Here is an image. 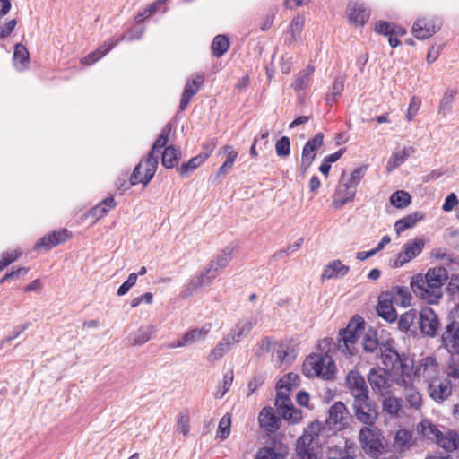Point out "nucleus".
I'll list each match as a JSON object with an SVG mask.
<instances>
[{
	"instance_id": "f257e3e1",
	"label": "nucleus",
	"mask_w": 459,
	"mask_h": 459,
	"mask_svg": "<svg viewBox=\"0 0 459 459\" xmlns=\"http://www.w3.org/2000/svg\"><path fill=\"white\" fill-rule=\"evenodd\" d=\"M448 280V271L444 266L429 268L425 275L418 273L411 281V288L419 299L427 304H437L443 297V286Z\"/></svg>"
},
{
	"instance_id": "f03ea898",
	"label": "nucleus",
	"mask_w": 459,
	"mask_h": 459,
	"mask_svg": "<svg viewBox=\"0 0 459 459\" xmlns=\"http://www.w3.org/2000/svg\"><path fill=\"white\" fill-rule=\"evenodd\" d=\"M324 429L323 423L317 420L310 423L298 438L292 459H320V434Z\"/></svg>"
},
{
	"instance_id": "7ed1b4c3",
	"label": "nucleus",
	"mask_w": 459,
	"mask_h": 459,
	"mask_svg": "<svg viewBox=\"0 0 459 459\" xmlns=\"http://www.w3.org/2000/svg\"><path fill=\"white\" fill-rule=\"evenodd\" d=\"M364 324L361 316H354L346 328L340 330L337 349L342 354L351 357L357 353L355 345L365 329Z\"/></svg>"
},
{
	"instance_id": "20e7f679",
	"label": "nucleus",
	"mask_w": 459,
	"mask_h": 459,
	"mask_svg": "<svg viewBox=\"0 0 459 459\" xmlns=\"http://www.w3.org/2000/svg\"><path fill=\"white\" fill-rule=\"evenodd\" d=\"M302 371L308 377H320L323 379L330 380L334 377L335 364L327 354H313L303 362Z\"/></svg>"
},
{
	"instance_id": "39448f33",
	"label": "nucleus",
	"mask_w": 459,
	"mask_h": 459,
	"mask_svg": "<svg viewBox=\"0 0 459 459\" xmlns=\"http://www.w3.org/2000/svg\"><path fill=\"white\" fill-rule=\"evenodd\" d=\"M381 430L373 426H363L359 432V442L363 451L372 458H378L385 448Z\"/></svg>"
},
{
	"instance_id": "423d86ee",
	"label": "nucleus",
	"mask_w": 459,
	"mask_h": 459,
	"mask_svg": "<svg viewBox=\"0 0 459 459\" xmlns=\"http://www.w3.org/2000/svg\"><path fill=\"white\" fill-rule=\"evenodd\" d=\"M351 409L355 419L364 426H374L379 416L378 405L370 395L353 400Z\"/></svg>"
},
{
	"instance_id": "0eeeda50",
	"label": "nucleus",
	"mask_w": 459,
	"mask_h": 459,
	"mask_svg": "<svg viewBox=\"0 0 459 459\" xmlns=\"http://www.w3.org/2000/svg\"><path fill=\"white\" fill-rule=\"evenodd\" d=\"M393 342H382L380 345V352L382 363L389 371L401 372L402 375L409 374L410 365L409 359L404 354H400L394 349Z\"/></svg>"
},
{
	"instance_id": "6e6552de",
	"label": "nucleus",
	"mask_w": 459,
	"mask_h": 459,
	"mask_svg": "<svg viewBox=\"0 0 459 459\" xmlns=\"http://www.w3.org/2000/svg\"><path fill=\"white\" fill-rule=\"evenodd\" d=\"M218 276V267H214V261H210L206 267L192 277L186 284L180 296L182 299H188L203 286H209Z\"/></svg>"
},
{
	"instance_id": "1a4fd4ad",
	"label": "nucleus",
	"mask_w": 459,
	"mask_h": 459,
	"mask_svg": "<svg viewBox=\"0 0 459 459\" xmlns=\"http://www.w3.org/2000/svg\"><path fill=\"white\" fill-rule=\"evenodd\" d=\"M368 382L374 394L385 396L392 393L394 379L391 373L384 368H372L368 376Z\"/></svg>"
},
{
	"instance_id": "9d476101",
	"label": "nucleus",
	"mask_w": 459,
	"mask_h": 459,
	"mask_svg": "<svg viewBox=\"0 0 459 459\" xmlns=\"http://www.w3.org/2000/svg\"><path fill=\"white\" fill-rule=\"evenodd\" d=\"M171 131V126L169 124L166 125L162 129L158 136V138L155 140L151 151L147 154V157L144 160L146 164V172L147 177L145 180V184L147 182H150L152 178L154 177L158 164H159V155H156L155 152H160V150L164 148L168 142H169V136Z\"/></svg>"
},
{
	"instance_id": "9b49d317",
	"label": "nucleus",
	"mask_w": 459,
	"mask_h": 459,
	"mask_svg": "<svg viewBox=\"0 0 459 459\" xmlns=\"http://www.w3.org/2000/svg\"><path fill=\"white\" fill-rule=\"evenodd\" d=\"M276 389L275 406L278 413L290 423L296 424L299 422L302 418V412L293 406L290 398V391H287L286 388Z\"/></svg>"
},
{
	"instance_id": "f8f14e48",
	"label": "nucleus",
	"mask_w": 459,
	"mask_h": 459,
	"mask_svg": "<svg viewBox=\"0 0 459 459\" xmlns=\"http://www.w3.org/2000/svg\"><path fill=\"white\" fill-rule=\"evenodd\" d=\"M350 413L342 402H336L328 410L325 426L334 432L342 431L349 427Z\"/></svg>"
},
{
	"instance_id": "ddd939ff",
	"label": "nucleus",
	"mask_w": 459,
	"mask_h": 459,
	"mask_svg": "<svg viewBox=\"0 0 459 459\" xmlns=\"http://www.w3.org/2000/svg\"><path fill=\"white\" fill-rule=\"evenodd\" d=\"M420 333L424 337L435 338L438 335L441 323L437 313L429 307H424L418 313V322Z\"/></svg>"
},
{
	"instance_id": "4468645a",
	"label": "nucleus",
	"mask_w": 459,
	"mask_h": 459,
	"mask_svg": "<svg viewBox=\"0 0 459 459\" xmlns=\"http://www.w3.org/2000/svg\"><path fill=\"white\" fill-rule=\"evenodd\" d=\"M441 346L451 355H459V321L450 319L440 335Z\"/></svg>"
},
{
	"instance_id": "2eb2a0df",
	"label": "nucleus",
	"mask_w": 459,
	"mask_h": 459,
	"mask_svg": "<svg viewBox=\"0 0 459 459\" xmlns=\"http://www.w3.org/2000/svg\"><path fill=\"white\" fill-rule=\"evenodd\" d=\"M345 383L353 400L370 395L367 382L358 370H351L346 376Z\"/></svg>"
},
{
	"instance_id": "dca6fc26",
	"label": "nucleus",
	"mask_w": 459,
	"mask_h": 459,
	"mask_svg": "<svg viewBox=\"0 0 459 459\" xmlns=\"http://www.w3.org/2000/svg\"><path fill=\"white\" fill-rule=\"evenodd\" d=\"M357 188L352 186L346 181V173L343 171L340 177L338 186L336 187L332 205L335 209H341L347 203L352 201L355 197Z\"/></svg>"
},
{
	"instance_id": "f3484780",
	"label": "nucleus",
	"mask_w": 459,
	"mask_h": 459,
	"mask_svg": "<svg viewBox=\"0 0 459 459\" xmlns=\"http://www.w3.org/2000/svg\"><path fill=\"white\" fill-rule=\"evenodd\" d=\"M424 246L425 241L421 238H416L406 242L403 246L402 251L397 255L394 266H403L404 264L418 256L421 253Z\"/></svg>"
},
{
	"instance_id": "a211bd4d",
	"label": "nucleus",
	"mask_w": 459,
	"mask_h": 459,
	"mask_svg": "<svg viewBox=\"0 0 459 459\" xmlns=\"http://www.w3.org/2000/svg\"><path fill=\"white\" fill-rule=\"evenodd\" d=\"M71 235L72 234L66 229L53 230L40 238L35 243L33 248L36 251L41 248L50 250L51 248L66 242Z\"/></svg>"
},
{
	"instance_id": "6ab92c4d",
	"label": "nucleus",
	"mask_w": 459,
	"mask_h": 459,
	"mask_svg": "<svg viewBox=\"0 0 459 459\" xmlns=\"http://www.w3.org/2000/svg\"><path fill=\"white\" fill-rule=\"evenodd\" d=\"M428 392L435 402L443 403L452 394L451 381L447 378H434L429 384Z\"/></svg>"
},
{
	"instance_id": "aec40b11",
	"label": "nucleus",
	"mask_w": 459,
	"mask_h": 459,
	"mask_svg": "<svg viewBox=\"0 0 459 459\" xmlns=\"http://www.w3.org/2000/svg\"><path fill=\"white\" fill-rule=\"evenodd\" d=\"M211 330V325L207 324L204 325L202 328H194L186 333H184V335L178 339L176 342H173L168 345V348L174 349V348H180L184 346L190 345L194 342H200L204 340L206 335Z\"/></svg>"
},
{
	"instance_id": "412c9836",
	"label": "nucleus",
	"mask_w": 459,
	"mask_h": 459,
	"mask_svg": "<svg viewBox=\"0 0 459 459\" xmlns=\"http://www.w3.org/2000/svg\"><path fill=\"white\" fill-rule=\"evenodd\" d=\"M440 28L441 23L439 22L420 18L413 23L412 33L418 39H426L438 31Z\"/></svg>"
},
{
	"instance_id": "4be33fe9",
	"label": "nucleus",
	"mask_w": 459,
	"mask_h": 459,
	"mask_svg": "<svg viewBox=\"0 0 459 459\" xmlns=\"http://www.w3.org/2000/svg\"><path fill=\"white\" fill-rule=\"evenodd\" d=\"M258 422L261 429L271 434L276 433L281 426V419L276 416L271 407L262 409L258 415Z\"/></svg>"
},
{
	"instance_id": "5701e85b",
	"label": "nucleus",
	"mask_w": 459,
	"mask_h": 459,
	"mask_svg": "<svg viewBox=\"0 0 459 459\" xmlns=\"http://www.w3.org/2000/svg\"><path fill=\"white\" fill-rule=\"evenodd\" d=\"M204 82V78L202 74H196L191 81H187L180 99L179 109L181 111L186 108L192 97L198 92Z\"/></svg>"
},
{
	"instance_id": "b1692460",
	"label": "nucleus",
	"mask_w": 459,
	"mask_h": 459,
	"mask_svg": "<svg viewBox=\"0 0 459 459\" xmlns=\"http://www.w3.org/2000/svg\"><path fill=\"white\" fill-rule=\"evenodd\" d=\"M125 37H118L117 39L113 38L107 41H105L101 46H100L95 51L91 52L88 56H84L82 59V63L86 65H91L101 57H103L106 54H108L114 47H116L118 43L123 41Z\"/></svg>"
},
{
	"instance_id": "393cba45",
	"label": "nucleus",
	"mask_w": 459,
	"mask_h": 459,
	"mask_svg": "<svg viewBox=\"0 0 459 459\" xmlns=\"http://www.w3.org/2000/svg\"><path fill=\"white\" fill-rule=\"evenodd\" d=\"M394 306L406 307L411 305V293L406 287L394 286L388 291L383 292Z\"/></svg>"
},
{
	"instance_id": "a878e982",
	"label": "nucleus",
	"mask_w": 459,
	"mask_h": 459,
	"mask_svg": "<svg viewBox=\"0 0 459 459\" xmlns=\"http://www.w3.org/2000/svg\"><path fill=\"white\" fill-rule=\"evenodd\" d=\"M347 14L350 22L362 26L368 20L370 13L362 4L352 2L348 4Z\"/></svg>"
},
{
	"instance_id": "bb28decb",
	"label": "nucleus",
	"mask_w": 459,
	"mask_h": 459,
	"mask_svg": "<svg viewBox=\"0 0 459 459\" xmlns=\"http://www.w3.org/2000/svg\"><path fill=\"white\" fill-rule=\"evenodd\" d=\"M377 311L380 317L389 323H393L397 320L398 315L394 308V304H393L387 298H384L383 292L378 298Z\"/></svg>"
},
{
	"instance_id": "cd10ccee",
	"label": "nucleus",
	"mask_w": 459,
	"mask_h": 459,
	"mask_svg": "<svg viewBox=\"0 0 459 459\" xmlns=\"http://www.w3.org/2000/svg\"><path fill=\"white\" fill-rule=\"evenodd\" d=\"M324 143V134L317 133L313 138L309 139L304 145L302 150V160L314 161L316 152Z\"/></svg>"
},
{
	"instance_id": "c85d7f7f",
	"label": "nucleus",
	"mask_w": 459,
	"mask_h": 459,
	"mask_svg": "<svg viewBox=\"0 0 459 459\" xmlns=\"http://www.w3.org/2000/svg\"><path fill=\"white\" fill-rule=\"evenodd\" d=\"M436 443L446 452H453L459 448V434L455 430L441 432L436 438Z\"/></svg>"
},
{
	"instance_id": "c756f323",
	"label": "nucleus",
	"mask_w": 459,
	"mask_h": 459,
	"mask_svg": "<svg viewBox=\"0 0 459 459\" xmlns=\"http://www.w3.org/2000/svg\"><path fill=\"white\" fill-rule=\"evenodd\" d=\"M155 333V327L153 325H146L140 327L136 332L132 333L128 336L129 344L132 346L142 345L151 340L152 336Z\"/></svg>"
},
{
	"instance_id": "7c9ffc66",
	"label": "nucleus",
	"mask_w": 459,
	"mask_h": 459,
	"mask_svg": "<svg viewBox=\"0 0 459 459\" xmlns=\"http://www.w3.org/2000/svg\"><path fill=\"white\" fill-rule=\"evenodd\" d=\"M382 410L385 413L390 417H399V413L403 408V401L401 398H397L391 394L383 396Z\"/></svg>"
},
{
	"instance_id": "2f4dec72",
	"label": "nucleus",
	"mask_w": 459,
	"mask_h": 459,
	"mask_svg": "<svg viewBox=\"0 0 459 459\" xmlns=\"http://www.w3.org/2000/svg\"><path fill=\"white\" fill-rule=\"evenodd\" d=\"M349 270V266L343 264L341 260H334L327 264L322 274V279L343 277L348 273Z\"/></svg>"
},
{
	"instance_id": "473e14b6",
	"label": "nucleus",
	"mask_w": 459,
	"mask_h": 459,
	"mask_svg": "<svg viewBox=\"0 0 459 459\" xmlns=\"http://www.w3.org/2000/svg\"><path fill=\"white\" fill-rule=\"evenodd\" d=\"M375 31L385 36L403 37L406 34V30L403 27L385 21H379L376 23Z\"/></svg>"
},
{
	"instance_id": "72a5a7b5",
	"label": "nucleus",
	"mask_w": 459,
	"mask_h": 459,
	"mask_svg": "<svg viewBox=\"0 0 459 459\" xmlns=\"http://www.w3.org/2000/svg\"><path fill=\"white\" fill-rule=\"evenodd\" d=\"M423 218L424 214L421 212H415L398 220L394 224V230L397 235H400L407 229L412 228L419 221L422 220Z\"/></svg>"
},
{
	"instance_id": "f704fd0d",
	"label": "nucleus",
	"mask_w": 459,
	"mask_h": 459,
	"mask_svg": "<svg viewBox=\"0 0 459 459\" xmlns=\"http://www.w3.org/2000/svg\"><path fill=\"white\" fill-rule=\"evenodd\" d=\"M181 158V151L170 145L164 149L161 156V164L166 169H173L178 166Z\"/></svg>"
},
{
	"instance_id": "c9c22d12",
	"label": "nucleus",
	"mask_w": 459,
	"mask_h": 459,
	"mask_svg": "<svg viewBox=\"0 0 459 459\" xmlns=\"http://www.w3.org/2000/svg\"><path fill=\"white\" fill-rule=\"evenodd\" d=\"M233 346L229 338L223 337L221 342L210 351L207 359L209 362H214L221 359Z\"/></svg>"
},
{
	"instance_id": "e433bc0d",
	"label": "nucleus",
	"mask_w": 459,
	"mask_h": 459,
	"mask_svg": "<svg viewBox=\"0 0 459 459\" xmlns=\"http://www.w3.org/2000/svg\"><path fill=\"white\" fill-rule=\"evenodd\" d=\"M420 375L423 377H431L432 375L437 374L438 371V364L433 357H426L420 360L418 368Z\"/></svg>"
},
{
	"instance_id": "4c0bfd02",
	"label": "nucleus",
	"mask_w": 459,
	"mask_h": 459,
	"mask_svg": "<svg viewBox=\"0 0 459 459\" xmlns=\"http://www.w3.org/2000/svg\"><path fill=\"white\" fill-rule=\"evenodd\" d=\"M14 65L18 69H24L27 67L30 62V55L27 48L21 43H18L14 47L13 52Z\"/></svg>"
},
{
	"instance_id": "58836bf2",
	"label": "nucleus",
	"mask_w": 459,
	"mask_h": 459,
	"mask_svg": "<svg viewBox=\"0 0 459 459\" xmlns=\"http://www.w3.org/2000/svg\"><path fill=\"white\" fill-rule=\"evenodd\" d=\"M116 206V202L112 196L107 197L90 210V214L96 219L104 217L109 209Z\"/></svg>"
},
{
	"instance_id": "ea45409f",
	"label": "nucleus",
	"mask_w": 459,
	"mask_h": 459,
	"mask_svg": "<svg viewBox=\"0 0 459 459\" xmlns=\"http://www.w3.org/2000/svg\"><path fill=\"white\" fill-rule=\"evenodd\" d=\"M236 248V246L234 245H229L225 248H223L214 259L212 261H214V267H218V272L221 269L225 268L230 260L232 259V254Z\"/></svg>"
},
{
	"instance_id": "a19ab883",
	"label": "nucleus",
	"mask_w": 459,
	"mask_h": 459,
	"mask_svg": "<svg viewBox=\"0 0 459 459\" xmlns=\"http://www.w3.org/2000/svg\"><path fill=\"white\" fill-rule=\"evenodd\" d=\"M418 322V313L411 309L403 314L398 319V328L403 333H408L411 326Z\"/></svg>"
},
{
	"instance_id": "79ce46f5",
	"label": "nucleus",
	"mask_w": 459,
	"mask_h": 459,
	"mask_svg": "<svg viewBox=\"0 0 459 459\" xmlns=\"http://www.w3.org/2000/svg\"><path fill=\"white\" fill-rule=\"evenodd\" d=\"M230 41L225 35H217L212 43V52L213 56L220 57L229 49Z\"/></svg>"
},
{
	"instance_id": "37998d69",
	"label": "nucleus",
	"mask_w": 459,
	"mask_h": 459,
	"mask_svg": "<svg viewBox=\"0 0 459 459\" xmlns=\"http://www.w3.org/2000/svg\"><path fill=\"white\" fill-rule=\"evenodd\" d=\"M411 197L409 193L403 190H398L392 194L390 196V203L393 206L403 209L408 206L411 203Z\"/></svg>"
},
{
	"instance_id": "c03bdc74",
	"label": "nucleus",
	"mask_w": 459,
	"mask_h": 459,
	"mask_svg": "<svg viewBox=\"0 0 459 459\" xmlns=\"http://www.w3.org/2000/svg\"><path fill=\"white\" fill-rule=\"evenodd\" d=\"M363 349L366 352H374L377 348L380 349L381 343L377 338V332L374 330L368 331L362 340Z\"/></svg>"
},
{
	"instance_id": "a18cd8bd",
	"label": "nucleus",
	"mask_w": 459,
	"mask_h": 459,
	"mask_svg": "<svg viewBox=\"0 0 459 459\" xmlns=\"http://www.w3.org/2000/svg\"><path fill=\"white\" fill-rule=\"evenodd\" d=\"M205 161L204 156L196 155L191 158L187 162L183 163L178 169L181 177L186 176L189 172L196 169L202 163Z\"/></svg>"
},
{
	"instance_id": "49530a36",
	"label": "nucleus",
	"mask_w": 459,
	"mask_h": 459,
	"mask_svg": "<svg viewBox=\"0 0 459 459\" xmlns=\"http://www.w3.org/2000/svg\"><path fill=\"white\" fill-rule=\"evenodd\" d=\"M305 19L303 16H296L292 19L290 23V39L289 41L290 43L296 41L300 38L301 31L304 27Z\"/></svg>"
},
{
	"instance_id": "de8ad7c7",
	"label": "nucleus",
	"mask_w": 459,
	"mask_h": 459,
	"mask_svg": "<svg viewBox=\"0 0 459 459\" xmlns=\"http://www.w3.org/2000/svg\"><path fill=\"white\" fill-rule=\"evenodd\" d=\"M420 428L422 436L430 440L436 441V438L438 436H440L441 433V431L437 428V426L429 420H423L420 423Z\"/></svg>"
},
{
	"instance_id": "09e8293b",
	"label": "nucleus",
	"mask_w": 459,
	"mask_h": 459,
	"mask_svg": "<svg viewBox=\"0 0 459 459\" xmlns=\"http://www.w3.org/2000/svg\"><path fill=\"white\" fill-rule=\"evenodd\" d=\"M275 345H277V341H275L272 337H264L257 343V349L255 351V355L258 357H263L265 354L272 351L273 346H275Z\"/></svg>"
},
{
	"instance_id": "8fccbe9b",
	"label": "nucleus",
	"mask_w": 459,
	"mask_h": 459,
	"mask_svg": "<svg viewBox=\"0 0 459 459\" xmlns=\"http://www.w3.org/2000/svg\"><path fill=\"white\" fill-rule=\"evenodd\" d=\"M299 377L295 373H289L281 377L276 385V388H286L290 391L292 387L299 385Z\"/></svg>"
},
{
	"instance_id": "3c124183",
	"label": "nucleus",
	"mask_w": 459,
	"mask_h": 459,
	"mask_svg": "<svg viewBox=\"0 0 459 459\" xmlns=\"http://www.w3.org/2000/svg\"><path fill=\"white\" fill-rule=\"evenodd\" d=\"M408 156L409 154L406 149H403L402 152L394 153L387 162V171H392L399 167L407 160Z\"/></svg>"
},
{
	"instance_id": "603ef678",
	"label": "nucleus",
	"mask_w": 459,
	"mask_h": 459,
	"mask_svg": "<svg viewBox=\"0 0 459 459\" xmlns=\"http://www.w3.org/2000/svg\"><path fill=\"white\" fill-rule=\"evenodd\" d=\"M230 417L224 415L219 422L216 437L221 440L226 439L230 434Z\"/></svg>"
},
{
	"instance_id": "864d4df0",
	"label": "nucleus",
	"mask_w": 459,
	"mask_h": 459,
	"mask_svg": "<svg viewBox=\"0 0 459 459\" xmlns=\"http://www.w3.org/2000/svg\"><path fill=\"white\" fill-rule=\"evenodd\" d=\"M144 165L146 166L145 163H144ZM142 166H143V163L141 161L134 169L133 173L131 174L130 178H129V185L130 186H135V185H137L139 183H142L143 185V187H145L149 184V182H147L146 184L144 183L145 180H146V177H147L146 168L144 169V175H143V177H141Z\"/></svg>"
},
{
	"instance_id": "5fc2aeb1",
	"label": "nucleus",
	"mask_w": 459,
	"mask_h": 459,
	"mask_svg": "<svg viewBox=\"0 0 459 459\" xmlns=\"http://www.w3.org/2000/svg\"><path fill=\"white\" fill-rule=\"evenodd\" d=\"M272 358L273 359H275V361L280 365L285 361L289 362L290 359L289 357V352L284 349V345L278 342L277 345L273 346V348Z\"/></svg>"
},
{
	"instance_id": "6e6d98bb",
	"label": "nucleus",
	"mask_w": 459,
	"mask_h": 459,
	"mask_svg": "<svg viewBox=\"0 0 459 459\" xmlns=\"http://www.w3.org/2000/svg\"><path fill=\"white\" fill-rule=\"evenodd\" d=\"M275 152L279 157H287L290 152V141L288 136H281L275 144Z\"/></svg>"
},
{
	"instance_id": "4d7b16f0",
	"label": "nucleus",
	"mask_w": 459,
	"mask_h": 459,
	"mask_svg": "<svg viewBox=\"0 0 459 459\" xmlns=\"http://www.w3.org/2000/svg\"><path fill=\"white\" fill-rule=\"evenodd\" d=\"M411 433L407 429H401L396 431L394 437V444L399 447L408 446L411 440Z\"/></svg>"
},
{
	"instance_id": "13d9d810",
	"label": "nucleus",
	"mask_w": 459,
	"mask_h": 459,
	"mask_svg": "<svg viewBox=\"0 0 459 459\" xmlns=\"http://www.w3.org/2000/svg\"><path fill=\"white\" fill-rule=\"evenodd\" d=\"M328 459H355V458H354V456H352L350 454L347 445H346L344 449H342L337 446L331 447L328 452Z\"/></svg>"
},
{
	"instance_id": "bf43d9fd",
	"label": "nucleus",
	"mask_w": 459,
	"mask_h": 459,
	"mask_svg": "<svg viewBox=\"0 0 459 459\" xmlns=\"http://www.w3.org/2000/svg\"><path fill=\"white\" fill-rule=\"evenodd\" d=\"M266 378L265 373H255L248 383L247 396L253 394L260 386L263 385Z\"/></svg>"
},
{
	"instance_id": "052dcab7",
	"label": "nucleus",
	"mask_w": 459,
	"mask_h": 459,
	"mask_svg": "<svg viewBox=\"0 0 459 459\" xmlns=\"http://www.w3.org/2000/svg\"><path fill=\"white\" fill-rule=\"evenodd\" d=\"M310 77L303 74L301 71L295 76L291 83V88L296 91H300L308 87Z\"/></svg>"
},
{
	"instance_id": "680f3d73",
	"label": "nucleus",
	"mask_w": 459,
	"mask_h": 459,
	"mask_svg": "<svg viewBox=\"0 0 459 459\" xmlns=\"http://www.w3.org/2000/svg\"><path fill=\"white\" fill-rule=\"evenodd\" d=\"M456 91H450L449 92H446L443 98L441 99L438 112L442 113L443 116H446L447 112L450 111L451 105L454 100V97L455 96Z\"/></svg>"
},
{
	"instance_id": "e2e57ef3",
	"label": "nucleus",
	"mask_w": 459,
	"mask_h": 459,
	"mask_svg": "<svg viewBox=\"0 0 459 459\" xmlns=\"http://www.w3.org/2000/svg\"><path fill=\"white\" fill-rule=\"evenodd\" d=\"M255 459H283V455L275 452L273 447L265 446L258 450Z\"/></svg>"
},
{
	"instance_id": "0e129e2a",
	"label": "nucleus",
	"mask_w": 459,
	"mask_h": 459,
	"mask_svg": "<svg viewBox=\"0 0 459 459\" xmlns=\"http://www.w3.org/2000/svg\"><path fill=\"white\" fill-rule=\"evenodd\" d=\"M367 169V166H360L355 169L349 178L346 176V181L350 183L352 186L357 188V186L360 183V180L364 177Z\"/></svg>"
},
{
	"instance_id": "69168bd1",
	"label": "nucleus",
	"mask_w": 459,
	"mask_h": 459,
	"mask_svg": "<svg viewBox=\"0 0 459 459\" xmlns=\"http://www.w3.org/2000/svg\"><path fill=\"white\" fill-rule=\"evenodd\" d=\"M420 103H421V101L418 97L413 96L411 99V101H410V104L408 107V111H407L408 121H411L413 119V117L416 116V114L420 108Z\"/></svg>"
},
{
	"instance_id": "338daca9",
	"label": "nucleus",
	"mask_w": 459,
	"mask_h": 459,
	"mask_svg": "<svg viewBox=\"0 0 459 459\" xmlns=\"http://www.w3.org/2000/svg\"><path fill=\"white\" fill-rule=\"evenodd\" d=\"M244 334L242 330L236 325L225 337L229 338V341L231 342V345L233 346L240 342Z\"/></svg>"
},
{
	"instance_id": "774afa93",
	"label": "nucleus",
	"mask_w": 459,
	"mask_h": 459,
	"mask_svg": "<svg viewBox=\"0 0 459 459\" xmlns=\"http://www.w3.org/2000/svg\"><path fill=\"white\" fill-rule=\"evenodd\" d=\"M406 399L411 406L419 408L421 404V395L419 392L412 389L408 390Z\"/></svg>"
}]
</instances>
